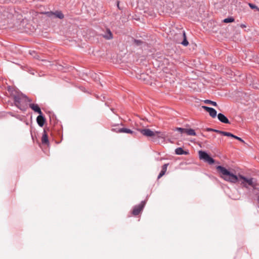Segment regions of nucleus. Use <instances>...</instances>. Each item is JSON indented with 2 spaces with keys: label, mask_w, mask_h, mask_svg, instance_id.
I'll list each match as a JSON object with an SVG mask.
<instances>
[{
  "label": "nucleus",
  "mask_w": 259,
  "mask_h": 259,
  "mask_svg": "<svg viewBox=\"0 0 259 259\" xmlns=\"http://www.w3.org/2000/svg\"><path fill=\"white\" fill-rule=\"evenodd\" d=\"M202 108L205 109L206 111L207 112H208L209 113V115H210V107H207V106H202Z\"/></svg>",
  "instance_id": "25"
},
{
  "label": "nucleus",
  "mask_w": 259,
  "mask_h": 259,
  "mask_svg": "<svg viewBox=\"0 0 259 259\" xmlns=\"http://www.w3.org/2000/svg\"><path fill=\"white\" fill-rule=\"evenodd\" d=\"M45 120L46 119L42 115V114H39L36 118L37 123L40 127H42L44 126Z\"/></svg>",
  "instance_id": "9"
},
{
  "label": "nucleus",
  "mask_w": 259,
  "mask_h": 259,
  "mask_svg": "<svg viewBox=\"0 0 259 259\" xmlns=\"http://www.w3.org/2000/svg\"><path fill=\"white\" fill-rule=\"evenodd\" d=\"M218 119L222 122L224 123L230 124V122L228 119L222 113H219L217 115Z\"/></svg>",
  "instance_id": "7"
},
{
  "label": "nucleus",
  "mask_w": 259,
  "mask_h": 259,
  "mask_svg": "<svg viewBox=\"0 0 259 259\" xmlns=\"http://www.w3.org/2000/svg\"><path fill=\"white\" fill-rule=\"evenodd\" d=\"M175 153L177 155H186L188 153V152L185 151L181 147H178L176 149Z\"/></svg>",
  "instance_id": "13"
},
{
  "label": "nucleus",
  "mask_w": 259,
  "mask_h": 259,
  "mask_svg": "<svg viewBox=\"0 0 259 259\" xmlns=\"http://www.w3.org/2000/svg\"><path fill=\"white\" fill-rule=\"evenodd\" d=\"M29 107L31 109H32L35 112L38 113L39 114H41L42 112L40 110V108L37 105L35 104H30Z\"/></svg>",
  "instance_id": "10"
},
{
  "label": "nucleus",
  "mask_w": 259,
  "mask_h": 259,
  "mask_svg": "<svg viewBox=\"0 0 259 259\" xmlns=\"http://www.w3.org/2000/svg\"><path fill=\"white\" fill-rule=\"evenodd\" d=\"M134 41L137 46H140L143 43L142 40L138 39H134Z\"/></svg>",
  "instance_id": "24"
},
{
  "label": "nucleus",
  "mask_w": 259,
  "mask_h": 259,
  "mask_svg": "<svg viewBox=\"0 0 259 259\" xmlns=\"http://www.w3.org/2000/svg\"><path fill=\"white\" fill-rule=\"evenodd\" d=\"M239 178L240 179H241L243 180V181L241 182V184L244 187L246 188H248V186L252 187L253 189H255L256 188V183L253 181L254 179L253 178H250L247 179L245 177L239 175Z\"/></svg>",
  "instance_id": "3"
},
{
  "label": "nucleus",
  "mask_w": 259,
  "mask_h": 259,
  "mask_svg": "<svg viewBox=\"0 0 259 259\" xmlns=\"http://www.w3.org/2000/svg\"><path fill=\"white\" fill-rule=\"evenodd\" d=\"M205 103L210 104V100H206L204 101Z\"/></svg>",
  "instance_id": "30"
},
{
  "label": "nucleus",
  "mask_w": 259,
  "mask_h": 259,
  "mask_svg": "<svg viewBox=\"0 0 259 259\" xmlns=\"http://www.w3.org/2000/svg\"><path fill=\"white\" fill-rule=\"evenodd\" d=\"M241 27L243 28V27H245L246 26H244V25H242V26H241Z\"/></svg>",
  "instance_id": "35"
},
{
  "label": "nucleus",
  "mask_w": 259,
  "mask_h": 259,
  "mask_svg": "<svg viewBox=\"0 0 259 259\" xmlns=\"http://www.w3.org/2000/svg\"><path fill=\"white\" fill-rule=\"evenodd\" d=\"M234 21H235V19H234V18H233L232 17H228V18H226L223 20V22L226 23L233 22Z\"/></svg>",
  "instance_id": "18"
},
{
  "label": "nucleus",
  "mask_w": 259,
  "mask_h": 259,
  "mask_svg": "<svg viewBox=\"0 0 259 259\" xmlns=\"http://www.w3.org/2000/svg\"><path fill=\"white\" fill-rule=\"evenodd\" d=\"M183 36H184V40L181 42V44L183 45L184 46H187L189 44V42L186 38V33L185 32H183Z\"/></svg>",
  "instance_id": "17"
},
{
  "label": "nucleus",
  "mask_w": 259,
  "mask_h": 259,
  "mask_svg": "<svg viewBox=\"0 0 259 259\" xmlns=\"http://www.w3.org/2000/svg\"><path fill=\"white\" fill-rule=\"evenodd\" d=\"M207 131H210V127L207 128Z\"/></svg>",
  "instance_id": "33"
},
{
  "label": "nucleus",
  "mask_w": 259,
  "mask_h": 259,
  "mask_svg": "<svg viewBox=\"0 0 259 259\" xmlns=\"http://www.w3.org/2000/svg\"><path fill=\"white\" fill-rule=\"evenodd\" d=\"M222 135L223 136H227V137H232L233 138H234L235 137V135H234L233 134H232L231 133L227 132H222Z\"/></svg>",
  "instance_id": "19"
},
{
  "label": "nucleus",
  "mask_w": 259,
  "mask_h": 259,
  "mask_svg": "<svg viewBox=\"0 0 259 259\" xmlns=\"http://www.w3.org/2000/svg\"><path fill=\"white\" fill-rule=\"evenodd\" d=\"M211 105L214 106H217V104L215 102L211 101Z\"/></svg>",
  "instance_id": "28"
},
{
  "label": "nucleus",
  "mask_w": 259,
  "mask_h": 259,
  "mask_svg": "<svg viewBox=\"0 0 259 259\" xmlns=\"http://www.w3.org/2000/svg\"><path fill=\"white\" fill-rule=\"evenodd\" d=\"M211 132H215L216 133H219L221 134H222V132H224V131H219V130H217L212 129V128H211Z\"/></svg>",
  "instance_id": "27"
},
{
  "label": "nucleus",
  "mask_w": 259,
  "mask_h": 259,
  "mask_svg": "<svg viewBox=\"0 0 259 259\" xmlns=\"http://www.w3.org/2000/svg\"><path fill=\"white\" fill-rule=\"evenodd\" d=\"M254 1L256 2V3H259V0H254Z\"/></svg>",
  "instance_id": "34"
},
{
  "label": "nucleus",
  "mask_w": 259,
  "mask_h": 259,
  "mask_svg": "<svg viewBox=\"0 0 259 259\" xmlns=\"http://www.w3.org/2000/svg\"><path fill=\"white\" fill-rule=\"evenodd\" d=\"M168 165V163H166V164H164V165H163V166H162V169L158 176V177H157L158 179H160L165 174Z\"/></svg>",
  "instance_id": "12"
},
{
  "label": "nucleus",
  "mask_w": 259,
  "mask_h": 259,
  "mask_svg": "<svg viewBox=\"0 0 259 259\" xmlns=\"http://www.w3.org/2000/svg\"><path fill=\"white\" fill-rule=\"evenodd\" d=\"M119 1H117V7H118V8L119 9H120V8H119Z\"/></svg>",
  "instance_id": "31"
},
{
  "label": "nucleus",
  "mask_w": 259,
  "mask_h": 259,
  "mask_svg": "<svg viewBox=\"0 0 259 259\" xmlns=\"http://www.w3.org/2000/svg\"><path fill=\"white\" fill-rule=\"evenodd\" d=\"M118 129H119V128H112V131H114V132H116V133H118V132H117Z\"/></svg>",
  "instance_id": "29"
},
{
  "label": "nucleus",
  "mask_w": 259,
  "mask_h": 259,
  "mask_svg": "<svg viewBox=\"0 0 259 259\" xmlns=\"http://www.w3.org/2000/svg\"><path fill=\"white\" fill-rule=\"evenodd\" d=\"M217 169L221 174V177L225 181L233 183H235L238 181V178L236 175H234L224 167L218 166Z\"/></svg>",
  "instance_id": "1"
},
{
  "label": "nucleus",
  "mask_w": 259,
  "mask_h": 259,
  "mask_svg": "<svg viewBox=\"0 0 259 259\" xmlns=\"http://www.w3.org/2000/svg\"><path fill=\"white\" fill-rule=\"evenodd\" d=\"M13 98L16 106L22 110H24V106L23 105L24 104L31 102L30 99L22 93L16 94L14 95Z\"/></svg>",
  "instance_id": "2"
},
{
  "label": "nucleus",
  "mask_w": 259,
  "mask_h": 259,
  "mask_svg": "<svg viewBox=\"0 0 259 259\" xmlns=\"http://www.w3.org/2000/svg\"><path fill=\"white\" fill-rule=\"evenodd\" d=\"M140 133L144 136L148 137H152L155 136L156 134H160V136L159 137L163 138L165 136V134L163 133H161L160 132L155 131L153 132L149 128H144L140 130Z\"/></svg>",
  "instance_id": "4"
},
{
  "label": "nucleus",
  "mask_w": 259,
  "mask_h": 259,
  "mask_svg": "<svg viewBox=\"0 0 259 259\" xmlns=\"http://www.w3.org/2000/svg\"><path fill=\"white\" fill-rule=\"evenodd\" d=\"M117 132L119 133H124L131 134H133L134 133V132H133L131 130L124 127L119 128Z\"/></svg>",
  "instance_id": "14"
},
{
  "label": "nucleus",
  "mask_w": 259,
  "mask_h": 259,
  "mask_svg": "<svg viewBox=\"0 0 259 259\" xmlns=\"http://www.w3.org/2000/svg\"><path fill=\"white\" fill-rule=\"evenodd\" d=\"M54 17L56 18H59L60 19H62L64 18V16L63 14L60 11H56L54 12Z\"/></svg>",
  "instance_id": "15"
},
{
  "label": "nucleus",
  "mask_w": 259,
  "mask_h": 259,
  "mask_svg": "<svg viewBox=\"0 0 259 259\" xmlns=\"http://www.w3.org/2000/svg\"><path fill=\"white\" fill-rule=\"evenodd\" d=\"M186 134L187 135H189V136H195L196 135V133H195V131L191 128H190V129L186 128Z\"/></svg>",
  "instance_id": "16"
},
{
  "label": "nucleus",
  "mask_w": 259,
  "mask_h": 259,
  "mask_svg": "<svg viewBox=\"0 0 259 259\" xmlns=\"http://www.w3.org/2000/svg\"><path fill=\"white\" fill-rule=\"evenodd\" d=\"M41 142L42 144L48 145L49 143L48 136L45 130L44 131L41 138Z\"/></svg>",
  "instance_id": "11"
},
{
  "label": "nucleus",
  "mask_w": 259,
  "mask_h": 259,
  "mask_svg": "<svg viewBox=\"0 0 259 259\" xmlns=\"http://www.w3.org/2000/svg\"><path fill=\"white\" fill-rule=\"evenodd\" d=\"M214 162V160L211 158V164L213 163Z\"/></svg>",
  "instance_id": "32"
},
{
  "label": "nucleus",
  "mask_w": 259,
  "mask_h": 259,
  "mask_svg": "<svg viewBox=\"0 0 259 259\" xmlns=\"http://www.w3.org/2000/svg\"><path fill=\"white\" fill-rule=\"evenodd\" d=\"M248 5L249 6V7L252 9H256L257 11L259 12V8H258L256 6H255V5L253 4H251V3H249L248 4Z\"/></svg>",
  "instance_id": "22"
},
{
  "label": "nucleus",
  "mask_w": 259,
  "mask_h": 259,
  "mask_svg": "<svg viewBox=\"0 0 259 259\" xmlns=\"http://www.w3.org/2000/svg\"><path fill=\"white\" fill-rule=\"evenodd\" d=\"M217 116V111L214 109L211 108V117L215 118Z\"/></svg>",
  "instance_id": "23"
},
{
  "label": "nucleus",
  "mask_w": 259,
  "mask_h": 259,
  "mask_svg": "<svg viewBox=\"0 0 259 259\" xmlns=\"http://www.w3.org/2000/svg\"><path fill=\"white\" fill-rule=\"evenodd\" d=\"M199 159L204 162L210 164V155L204 151L200 150L198 152Z\"/></svg>",
  "instance_id": "5"
},
{
  "label": "nucleus",
  "mask_w": 259,
  "mask_h": 259,
  "mask_svg": "<svg viewBox=\"0 0 259 259\" xmlns=\"http://www.w3.org/2000/svg\"><path fill=\"white\" fill-rule=\"evenodd\" d=\"M145 203V201H142L139 205H136L133 210V214L134 215H138L144 208Z\"/></svg>",
  "instance_id": "6"
},
{
  "label": "nucleus",
  "mask_w": 259,
  "mask_h": 259,
  "mask_svg": "<svg viewBox=\"0 0 259 259\" xmlns=\"http://www.w3.org/2000/svg\"><path fill=\"white\" fill-rule=\"evenodd\" d=\"M106 39L110 40L113 38V34L109 28H107L104 33L102 35Z\"/></svg>",
  "instance_id": "8"
},
{
  "label": "nucleus",
  "mask_w": 259,
  "mask_h": 259,
  "mask_svg": "<svg viewBox=\"0 0 259 259\" xmlns=\"http://www.w3.org/2000/svg\"><path fill=\"white\" fill-rule=\"evenodd\" d=\"M186 128H182V127H177L176 128V131L179 132L181 134L186 133Z\"/></svg>",
  "instance_id": "20"
},
{
  "label": "nucleus",
  "mask_w": 259,
  "mask_h": 259,
  "mask_svg": "<svg viewBox=\"0 0 259 259\" xmlns=\"http://www.w3.org/2000/svg\"><path fill=\"white\" fill-rule=\"evenodd\" d=\"M234 139H236V140H238V141H240L241 142L243 143H245V142L243 140H242L241 138L239 137H237L236 136H235Z\"/></svg>",
  "instance_id": "26"
},
{
  "label": "nucleus",
  "mask_w": 259,
  "mask_h": 259,
  "mask_svg": "<svg viewBox=\"0 0 259 259\" xmlns=\"http://www.w3.org/2000/svg\"><path fill=\"white\" fill-rule=\"evenodd\" d=\"M44 14L50 18H52L53 16H54V12L52 11L46 12L44 13Z\"/></svg>",
  "instance_id": "21"
}]
</instances>
